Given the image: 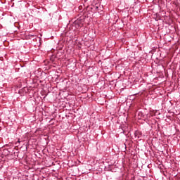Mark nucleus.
Returning a JSON list of instances; mask_svg holds the SVG:
<instances>
[{"instance_id": "2", "label": "nucleus", "mask_w": 180, "mask_h": 180, "mask_svg": "<svg viewBox=\"0 0 180 180\" xmlns=\"http://www.w3.org/2000/svg\"><path fill=\"white\" fill-rule=\"evenodd\" d=\"M15 23H18V22H15Z\"/></svg>"}, {"instance_id": "1", "label": "nucleus", "mask_w": 180, "mask_h": 180, "mask_svg": "<svg viewBox=\"0 0 180 180\" xmlns=\"http://www.w3.org/2000/svg\"><path fill=\"white\" fill-rule=\"evenodd\" d=\"M73 25H75V26L77 27V26H79V24H73Z\"/></svg>"}]
</instances>
